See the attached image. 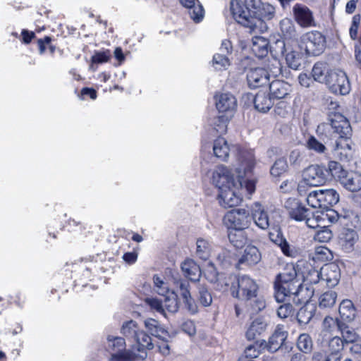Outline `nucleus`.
<instances>
[{
	"mask_svg": "<svg viewBox=\"0 0 361 361\" xmlns=\"http://www.w3.org/2000/svg\"><path fill=\"white\" fill-rule=\"evenodd\" d=\"M267 70L269 74V75L277 76L281 73V66L280 61L273 58L269 60L267 63Z\"/></svg>",
	"mask_w": 361,
	"mask_h": 361,
	"instance_id": "nucleus-55",
	"label": "nucleus"
},
{
	"mask_svg": "<svg viewBox=\"0 0 361 361\" xmlns=\"http://www.w3.org/2000/svg\"><path fill=\"white\" fill-rule=\"evenodd\" d=\"M106 348L114 353L123 352L126 350V341L120 336L109 335L106 338Z\"/></svg>",
	"mask_w": 361,
	"mask_h": 361,
	"instance_id": "nucleus-36",
	"label": "nucleus"
},
{
	"mask_svg": "<svg viewBox=\"0 0 361 361\" xmlns=\"http://www.w3.org/2000/svg\"><path fill=\"white\" fill-rule=\"evenodd\" d=\"M173 283L178 288L180 296L182 297L185 307L191 313L197 312V307L192 298L189 290V282L183 279H173Z\"/></svg>",
	"mask_w": 361,
	"mask_h": 361,
	"instance_id": "nucleus-15",
	"label": "nucleus"
},
{
	"mask_svg": "<svg viewBox=\"0 0 361 361\" xmlns=\"http://www.w3.org/2000/svg\"><path fill=\"white\" fill-rule=\"evenodd\" d=\"M339 314L343 320H353L355 317L356 311L352 301L343 300L339 307Z\"/></svg>",
	"mask_w": 361,
	"mask_h": 361,
	"instance_id": "nucleus-38",
	"label": "nucleus"
},
{
	"mask_svg": "<svg viewBox=\"0 0 361 361\" xmlns=\"http://www.w3.org/2000/svg\"><path fill=\"white\" fill-rule=\"evenodd\" d=\"M326 181L324 169L319 165H310L302 172V179L298 183L297 191L300 195L305 193L308 187L322 185Z\"/></svg>",
	"mask_w": 361,
	"mask_h": 361,
	"instance_id": "nucleus-7",
	"label": "nucleus"
},
{
	"mask_svg": "<svg viewBox=\"0 0 361 361\" xmlns=\"http://www.w3.org/2000/svg\"><path fill=\"white\" fill-rule=\"evenodd\" d=\"M298 183L293 178L284 180L280 188L284 192H292L298 188Z\"/></svg>",
	"mask_w": 361,
	"mask_h": 361,
	"instance_id": "nucleus-64",
	"label": "nucleus"
},
{
	"mask_svg": "<svg viewBox=\"0 0 361 361\" xmlns=\"http://www.w3.org/2000/svg\"><path fill=\"white\" fill-rule=\"evenodd\" d=\"M360 16L355 15L353 17L352 23L349 29V35L353 40H355L357 38L358 28L360 23Z\"/></svg>",
	"mask_w": 361,
	"mask_h": 361,
	"instance_id": "nucleus-58",
	"label": "nucleus"
},
{
	"mask_svg": "<svg viewBox=\"0 0 361 361\" xmlns=\"http://www.w3.org/2000/svg\"><path fill=\"white\" fill-rule=\"evenodd\" d=\"M257 283L246 275L239 276L231 288V295L241 300H252L257 296Z\"/></svg>",
	"mask_w": 361,
	"mask_h": 361,
	"instance_id": "nucleus-8",
	"label": "nucleus"
},
{
	"mask_svg": "<svg viewBox=\"0 0 361 361\" xmlns=\"http://www.w3.org/2000/svg\"><path fill=\"white\" fill-rule=\"evenodd\" d=\"M230 242L237 248L243 247L247 243V238L243 231H231L228 234Z\"/></svg>",
	"mask_w": 361,
	"mask_h": 361,
	"instance_id": "nucleus-44",
	"label": "nucleus"
},
{
	"mask_svg": "<svg viewBox=\"0 0 361 361\" xmlns=\"http://www.w3.org/2000/svg\"><path fill=\"white\" fill-rule=\"evenodd\" d=\"M326 143H323L314 136H310L306 139L305 147L310 151L316 154H324L327 151Z\"/></svg>",
	"mask_w": 361,
	"mask_h": 361,
	"instance_id": "nucleus-39",
	"label": "nucleus"
},
{
	"mask_svg": "<svg viewBox=\"0 0 361 361\" xmlns=\"http://www.w3.org/2000/svg\"><path fill=\"white\" fill-rule=\"evenodd\" d=\"M299 44L307 55L317 56L325 49L326 38L319 31L307 32L301 36Z\"/></svg>",
	"mask_w": 361,
	"mask_h": 361,
	"instance_id": "nucleus-10",
	"label": "nucleus"
},
{
	"mask_svg": "<svg viewBox=\"0 0 361 361\" xmlns=\"http://www.w3.org/2000/svg\"><path fill=\"white\" fill-rule=\"evenodd\" d=\"M199 301L204 307H208L212 302L211 294L204 287H200L199 290Z\"/></svg>",
	"mask_w": 361,
	"mask_h": 361,
	"instance_id": "nucleus-59",
	"label": "nucleus"
},
{
	"mask_svg": "<svg viewBox=\"0 0 361 361\" xmlns=\"http://www.w3.org/2000/svg\"><path fill=\"white\" fill-rule=\"evenodd\" d=\"M213 152L215 157L221 161H226L230 153V146L227 140L222 137H219L214 141Z\"/></svg>",
	"mask_w": 361,
	"mask_h": 361,
	"instance_id": "nucleus-27",
	"label": "nucleus"
},
{
	"mask_svg": "<svg viewBox=\"0 0 361 361\" xmlns=\"http://www.w3.org/2000/svg\"><path fill=\"white\" fill-rule=\"evenodd\" d=\"M271 48L276 53L285 55V59L288 66L293 70H298L303 61V49L299 43H287L283 40L278 39L272 45Z\"/></svg>",
	"mask_w": 361,
	"mask_h": 361,
	"instance_id": "nucleus-5",
	"label": "nucleus"
},
{
	"mask_svg": "<svg viewBox=\"0 0 361 361\" xmlns=\"http://www.w3.org/2000/svg\"><path fill=\"white\" fill-rule=\"evenodd\" d=\"M321 228L315 234L314 239L321 243L329 241L333 236L331 231L327 228V225H324V228Z\"/></svg>",
	"mask_w": 361,
	"mask_h": 361,
	"instance_id": "nucleus-56",
	"label": "nucleus"
},
{
	"mask_svg": "<svg viewBox=\"0 0 361 361\" xmlns=\"http://www.w3.org/2000/svg\"><path fill=\"white\" fill-rule=\"evenodd\" d=\"M250 214L251 220L252 219L255 225L262 230H267L269 228H276L281 220L279 210L267 211L258 202L251 206Z\"/></svg>",
	"mask_w": 361,
	"mask_h": 361,
	"instance_id": "nucleus-4",
	"label": "nucleus"
},
{
	"mask_svg": "<svg viewBox=\"0 0 361 361\" xmlns=\"http://www.w3.org/2000/svg\"><path fill=\"white\" fill-rule=\"evenodd\" d=\"M307 202L312 208L321 209H326L323 190H317L310 192L307 195Z\"/></svg>",
	"mask_w": 361,
	"mask_h": 361,
	"instance_id": "nucleus-34",
	"label": "nucleus"
},
{
	"mask_svg": "<svg viewBox=\"0 0 361 361\" xmlns=\"http://www.w3.org/2000/svg\"><path fill=\"white\" fill-rule=\"evenodd\" d=\"M329 90L336 94L345 95L350 91V84L346 73L340 69L331 70L326 84Z\"/></svg>",
	"mask_w": 361,
	"mask_h": 361,
	"instance_id": "nucleus-11",
	"label": "nucleus"
},
{
	"mask_svg": "<svg viewBox=\"0 0 361 361\" xmlns=\"http://www.w3.org/2000/svg\"><path fill=\"white\" fill-rule=\"evenodd\" d=\"M322 280L329 287L336 286L341 279L339 266L334 262L326 264L321 268Z\"/></svg>",
	"mask_w": 361,
	"mask_h": 361,
	"instance_id": "nucleus-14",
	"label": "nucleus"
},
{
	"mask_svg": "<svg viewBox=\"0 0 361 361\" xmlns=\"http://www.w3.org/2000/svg\"><path fill=\"white\" fill-rule=\"evenodd\" d=\"M182 5L189 9V15L196 23L201 21L204 17V9L198 0H180Z\"/></svg>",
	"mask_w": 361,
	"mask_h": 361,
	"instance_id": "nucleus-22",
	"label": "nucleus"
},
{
	"mask_svg": "<svg viewBox=\"0 0 361 361\" xmlns=\"http://www.w3.org/2000/svg\"><path fill=\"white\" fill-rule=\"evenodd\" d=\"M212 65L216 70H225L230 66V61L225 54H216L213 56Z\"/></svg>",
	"mask_w": 361,
	"mask_h": 361,
	"instance_id": "nucleus-49",
	"label": "nucleus"
},
{
	"mask_svg": "<svg viewBox=\"0 0 361 361\" xmlns=\"http://www.w3.org/2000/svg\"><path fill=\"white\" fill-rule=\"evenodd\" d=\"M164 296L165 299L163 304L164 311L167 310L169 312L171 313L177 312L179 306L176 294L173 291H171Z\"/></svg>",
	"mask_w": 361,
	"mask_h": 361,
	"instance_id": "nucleus-43",
	"label": "nucleus"
},
{
	"mask_svg": "<svg viewBox=\"0 0 361 361\" xmlns=\"http://www.w3.org/2000/svg\"><path fill=\"white\" fill-rule=\"evenodd\" d=\"M322 217H324V224L326 225V221L330 223L336 222L338 219V213L333 209H321Z\"/></svg>",
	"mask_w": 361,
	"mask_h": 361,
	"instance_id": "nucleus-60",
	"label": "nucleus"
},
{
	"mask_svg": "<svg viewBox=\"0 0 361 361\" xmlns=\"http://www.w3.org/2000/svg\"><path fill=\"white\" fill-rule=\"evenodd\" d=\"M216 106L220 113L233 116L237 106L235 97L228 92L221 93L216 96Z\"/></svg>",
	"mask_w": 361,
	"mask_h": 361,
	"instance_id": "nucleus-13",
	"label": "nucleus"
},
{
	"mask_svg": "<svg viewBox=\"0 0 361 361\" xmlns=\"http://www.w3.org/2000/svg\"><path fill=\"white\" fill-rule=\"evenodd\" d=\"M255 161L252 152H242L233 167L237 173L235 180L232 169L224 165L212 171V183L218 189L217 200L221 207L228 209L239 205L245 192L251 195L255 191V181L245 178L252 173Z\"/></svg>",
	"mask_w": 361,
	"mask_h": 361,
	"instance_id": "nucleus-1",
	"label": "nucleus"
},
{
	"mask_svg": "<svg viewBox=\"0 0 361 361\" xmlns=\"http://www.w3.org/2000/svg\"><path fill=\"white\" fill-rule=\"evenodd\" d=\"M144 324L152 336L164 341H167L168 332L161 326L158 321L152 318H147L144 321Z\"/></svg>",
	"mask_w": 361,
	"mask_h": 361,
	"instance_id": "nucleus-26",
	"label": "nucleus"
},
{
	"mask_svg": "<svg viewBox=\"0 0 361 361\" xmlns=\"http://www.w3.org/2000/svg\"><path fill=\"white\" fill-rule=\"evenodd\" d=\"M288 169V165L285 158H279L270 169L271 176L278 177L286 173Z\"/></svg>",
	"mask_w": 361,
	"mask_h": 361,
	"instance_id": "nucleus-45",
	"label": "nucleus"
},
{
	"mask_svg": "<svg viewBox=\"0 0 361 361\" xmlns=\"http://www.w3.org/2000/svg\"><path fill=\"white\" fill-rule=\"evenodd\" d=\"M250 300V306L251 308L252 313H258L266 307V302L263 297H254Z\"/></svg>",
	"mask_w": 361,
	"mask_h": 361,
	"instance_id": "nucleus-54",
	"label": "nucleus"
},
{
	"mask_svg": "<svg viewBox=\"0 0 361 361\" xmlns=\"http://www.w3.org/2000/svg\"><path fill=\"white\" fill-rule=\"evenodd\" d=\"M315 308L312 305H306L302 307L297 314V318L300 324H306L310 322L314 315Z\"/></svg>",
	"mask_w": 361,
	"mask_h": 361,
	"instance_id": "nucleus-42",
	"label": "nucleus"
},
{
	"mask_svg": "<svg viewBox=\"0 0 361 361\" xmlns=\"http://www.w3.org/2000/svg\"><path fill=\"white\" fill-rule=\"evenodd\" d=\"M109 361H138V357L130 350L123 352L112 353L109 359Z\"/></svg>",
	"mask_w": 361,
	"mask_h": 361,
	"instance_id": "nucleus-46",
	"label": "nucleus"
},
{
	"mask_svg": "<svg viewBox=\"0 0 361 361\" xmlns=\"http://www.w3.org/2000/svg\"><path fill=\"white\" fill-rule=\"evenodd\" d=\"M324 200L326 209L329 207L336 204L339 200V195L334 189L323 190Z\"/></svg>",
	"mask_w": 361,
	"mask_h": 361,
	"instance_id": "nucleus-53",
	"label": "nucleus"
},
{
	"mask_svg": "<svg viewBox=\"0 0 361 361\" xmlns=\"http://www.w3.org/2000/svg\"><path fill=\"white\" fill-rule=\"evenodd\" d=\"M343 326V324L338 319L326 317L323 321L322 334L324 337H328V336L341 331Z\"/></svg>",
	"mask_w": 361,
	"mask_h": 361,
	"instance_id": "nucleus-32",
	"label": "nucleus"
},
{
	"mask_svg": "<svg viewBox=\"0 0 361 361\" xmlns=\"http://www.w3.org/2000/svg\"><path fill=\"white\" fill-rule=\"evenodd\" d=\"M262 255L258 248L252 245H248L244 250L242 256L239 259L240 264L255 265L261 261Z\"/></svg>",
	"mask_w": 361,
	"mask_h": 361,
	"instance_id": "nucleus-20",
	"label": "nucleus"
},
{
	"mask_svg": "<svg viewBox=\"0 0 361 361\" xmlns=\"http://www.w3.org/2000/svg\"><path fill=\"white\" fill-rule=\"evenodd\" d=\"M269 42L267 38L261 36H255L252 39L251 49L253 54L262 58L268 53Z\"/></svg>",
	"mask_w": 361,
	"mask_h": 361,
	"instance_id": "nucleus-28",
	"label": "nucleus"
},
{
	"mask_svg": "<svg viewBox=\"0 0 361 361\" xmlns=\"http://www.w3.org/2000/svg\"><path fill=\"white\" fill-rule=\"evenodd\" d=\"M182 271L185 277L192 281H197L201 276L200 267L192 259L185 260L181 265Z\"/></svg>",
	"mask_w": 361,
	"mask_h": 361,
	"instance_id": "nucleus-25",
	"label": "nucleus"
},
{
	"mask_svg": "<svg viewBox=\"0 0 361 361\" xmlns=\"http://www.w3.org/2000/svg\"><path fill=\"white\" fill-rule=\"evenodd\" d=\"M328 170L329 173L336 179L341 182V179L345 175V171L342 166L336 161H331L328 164Z\"/></svg>",
	"mask_w": 361,
	"mask_h": 361,
	"instance_id": "nucleus-47",
	"label": "nucleus"
},
{
	"mask_svg": "<svg viewBox=\"0 0 361 361\" xmlns=\"http://www.w3.org/2000/svg\"><path fill=\"white\" fill-rule=\"evenodd\" d=\"M270 94L274 99H284L290 91V85L283 80H274L269 85Z\"/></svg>",
	"mask_w": 361,
	"mask_h": 361,
	"instance_id": "nucleus-24",
	"label": "nucleus"
},
{
	"mask_svg": "<svg viewBox=\"0 0 361 361\" xmlns=\"http://www.w3.org/2000/svg\"><path fill=\"white\" fill-rule=\"evenodd\" d=\"M344 347V341L338 336H334L326 341V358L324 361L341 360L340 353Z\"/></svg>",
	"mask_w": 361,
	"mask_h": 361,
	"instance_id": "nucleus-18",
	"label": "nucleus"
},
{
	"mask_svg": "<svg viewBox=\"0 0 361 361\" xmlns=\"http://www.w3.org/2000/svg\"><path fill=\"white\" fill-rule=\"evenodd\" d=\"M358 240V235L353 229H343L338 238L339 245L346 252H350L354 250V245Z\"/></svg>",
	"mask_w": 361,
	"mask_h": 361,
	"instance_id": "nucleus-19",
	"label": "nucleus"
},
{
	"mask_svg": "<svg viewBox=\"0 0 361 361\" xmlns=\"http://www.w3.org/2000/svg\"><path fill=\"white\" fill-rule=\"evenodd\" d=\"M145 302L154 310L164 314V308L162 302L157 298H147Z\"/></svg>",
	"mask_w": 361,
	"mask_h": 361,
	"instance_id": "nucleus-62",
	"label": "nucleus"
},
{
	"mask_svg": "<svg viewBox=\"0 0 361 361\" xmlns=\"http://www.w3.org/2000/svg\"><path fill=\"white\" fill-rule=\"evenodd\" d=\"M340 183L350 191H358L361 190V174L353 171L347 172Z\"/></svg>",
	"mask_w": 361,
	"mask_h": 361,
	"instance_id": "nucleus-23",
	"label": "nucleus"
},
{
	"mask_svg": "<svg viewBox=\"0 0 361 361\" xmlns=\"http://www.w3.org/2000/svg\"><path fill=\"white\" fill-rule=\"evenodd\" d=\"M331 127L341 137H346L350 132V126L348 120L341 114H335L331 118Z\"/></svg>",
	"mask_w": 361,
	"mask_h": 361,
	"instance_id": "nucleus-21",
	"label": "nucleus"
},
{
	"mask_svg": "<svg viewBox=\"0 0 361 361\" xmlns=\"http://www.w3.org/2000/svg\"><path fill=\"white\" fill-rule=\"evenodd\" d=\"M287 337L286 331L280 329L276 330L272 336L269 338L267 348L269 352L274 353L278 350L283 345Z\"/></svg>",
	"mask_w": 361,
	"mask_h": 361,
	"instance_id": "nucleus-31",
	"label": "nucleus"
},
{
	"mask_svg": "<svg viewBox=\"0 0 361 361\" xmlns=\"http://www.w3.org/2000/svg\"><path fill=\"white\" fill-rule=\"evenodd\" d=\"M121 332L127 338L133 339L137 350L152 349L154 347L152 338L140 329L135 321L129 320L123 322Z\"/></svg>",
	"mask_w": 361,
	"mask_h": 361,
	"instance_id": "nucleus-6",
	"label": "nucleus"
},
{
	"mask_svg": "<svg viewBox=\"0 0 361 361\" xmlns=\"http://www.w3.org/2000/svg\"><path fill=\"white\" fill-rule=\"evenodd\" d=\"M269 79L268 71L262 68H250L247 73V80L250 87L257 88L267 84Z\"/></svg>",
	"mask_w": 361,
	"mask_h": 361,
	"instance_id": "nucleus-16",
	"label": "nucleus"
},
{
	"mask_svg": "<svg viewBox=\"0 0 361 361\" xmlns=\"http://www.w3.org/2000/svg\"><path fill=\"white\" fill-rule=\"evenodd\" d=\"M196 245L197 256L204 260L209 259L212 252L211 243L206 239L199 238L197 240Z\"/></svg>",
	"mask_w": 361,
	"mask_h": 361,
	"instance_id": "nucleus-37",
	"label": "nucleus"
},
{
	"mask_svg": "<svg viewBox=\"0 0 361 361\" xmlns=\"http://www.w3.org/2000/svg\"><path fill=\"white\" fill-rule=\"evenodd\" d=\"M224 226L231 231H243L251 224L250 211L244 208L228 211L224 216Z\"/></svg>",
	"mask_w": 361,
	"mask_h": 361,
	"instance_id": "nucleus-9",
	"label": "nucleus"
},
{
	"mask_svg": "<svg viewBox=\"0 0 361 361\" xmlns=\"http://www.w3.org/2000/svg\"><path fill=\"white\" fill-rule=\"evenodd\" d=\"M285 207L288 210L290 217L298 221H304L305 217L310 215V210L306 209L296 199L287 200Z\"/></svg>",
	"mask_w": 361,
	"mask_h": 361,
	"instance_id": "nucleus-17",
	"label": "nucleus"
},
{
	"mask_svg": "<svg viewBox=\"0 0 361 361\" xmlns=\"http://www.w3.org/2000/svg\"><path fill=\"white\" fill-rule=\"evenodd\" d=\"M341 331L344 343H348L356 342L357 339V335L354 330L350 329L348 327H343V326Z\"/></svg>",
	"mask_w": 361,
	"mask_h": 361,
	"instance_id": "nucleus-57",
	"label": "nucleus"
},
{
	"mask_svg": "<svg viewBox=\"0 0 361 361\" xmlns=\"http://www.w3.org/2000/svg\"><path fill=\"white\" fill-rule=\"evenodd\" d=\"M279 247L282 252L287 257L295 258L300 254L299 248L294 245H290L286 240H282L279 244Z\"/></svg>",
	"mask_w": 361,
	"mask_h": 361,
	"instance_id": "nucleus-48",
	"label": "nucleus"
},
{
	"mask_svg": "<svg viewBox=\"0 0 361 361\" xmlns=\"http://www.w3.org/2000/svg\"><path fill=\"white\" fill-rule=\"evenodd\" d=\"M293 16L297 24L303 28L316 27L313 12L305 5L296 4L293 7Z\"/></svg>",
	"mask_w": 361,
	"mask_h": 361,
	"instance_id": "nucleus-12",
	"label": "nucleus"
},
{
	"mask_svg": "<svg viewBox=\"0 0 361 361\" xmlns=\"http://www.w3.org/2000/svg\"><path fill=\"white\" fill-rule=\"evenodd\" d=\"M256 11H252L254 18H259L264 23V20L272 19L275 14V8L268 4L262 3Z\"/></svg>",
	"mask_w": 361,
	"mask_h": 361,
	"instance_id": "nucleus-35",
	"label": "nucleus"
},
{
	"mask_svg": "<svg viewBox=\"0 0 361 361\" xmlns=\"http://www.w3.org/2000/svg\"><path fill=\"white\" fill-rule=\"evenodd\" d=\"M330 71L326 63L318 62L312 68V75L314 80L326 84Z\"/></svg>",
	"mask_w": 361,
	"mask_h": 361,
	"instance_id": "nucleus-33",
	"label": "nucleus"
},
{
	"mask_svg": "<svg viewBox=\"0 0 361 361\" xmlns=\"http://www.w3.org/2000/svg\"><path fill=\"white\" fill-rule=\"evenodd\" d=\"M296 276V271L292 265L287 267L283 273L278 275L274 284V296L278 302L289 301L292 295H300L304 291V287L300 284Z\"/></svg>",
	"mask_w": 361,
	"mask_h": 361,
	"instance_id": "nucleus-2",
	"label": "nucleus"
},
{
	"mask_svg": "<svg viewBox=\"0 0 361 361\" xmlns=\"http://www.w3.org/2000/svg\"><path fill=\"white\" fill-rule=\"evenodd\" d=\"M267 326V324L263 319H255L249 326L246 331V337L249 340L255 339L265 331Z\"/></svg>",
	"mask_w": 361,
	"mask_h": 361,
	"instance_id": "nucleus-29",
	"label": "nucleus"
},
{
	"mask_svg": "<svg viewBox=\"0 0 361 361\" xmlns=\"http://www.w3.org/2000/svg\"><path fill=\"white\" fill-rule=\"evenodd\" d=\"M298 347L300 350L307 353L312 348V341L308 334H302L298 339Z\"/></svg>",
	"mask_w": 361,
	"mask_h": 361,
	"instance_id": "nucleus-52",
	"label": "nucleus"
},
{
	"mask_svg": "<svg viewBox=\"0 0 361 361\" xmlns=\"http://www.w3.org/2000/svg\"><path fill=\"white\" fill-rule=\"evenodd\" d=\"M153 282L155 290L159 295H166L171 292L168 284L164 281V279L158 275L153 276Z\"/></svg>",
	"mask_w": 361,
	"mask_h": 361,
	"instance_id": "nucleus-50",
	"label": "nucleus"
},
{
	"mask_svg": "<svg viewBox=\"0 0 361 361\" xmlns=\"http://www.w3.org/2000/svg\"><path fill=\"white\" fill-rule=\"evenodd\" d=\"M307 226L312 228H324V217H322L321 209L311 212L310 215L305 217L304 220Z\"/></svg>",
	"mask_w": 361,
	"mask_h": 361,
	"instance_id": "nucleus-40",
	"label": "nucleus"
},
{
	"mask_svg": "<svg viewBox=\"0 0 361 361\" xmlns=\"http://www.w3.org/2000/svg\"><path fill=\"white\" fill-rule=\"evenodd\" d=\"M284 302L285 304L281 305L277 310V314L281 318H287L293 312V307L289 302Z\"/></svg>",
	"mask_w": 361,
	"mask_h": 361,
	"instance_id": "nucleus-63",
	"label": "nucleus"
},
{
	"mask_svg": "<svg viewBox=\"0 0 361 361\" xmlns=\"http://www.w3.org/2000/svg\"><path fill=\"white\" fill-rule=\"evenodd\" d=\"M231 11L234 19L244 27H248L251 33L263 32L267 26L259 18H254L251 11L240 0L231 1Z\"/></svg>",
	"mask_w": 361,
	"mask_h": 361,
	"instance_id": "nucleus-3",
	"label": "nucleus"
},
{
	"mask_svg": "<svg viewBox=\"0 0 361 361\" xmlns=\"http://www.w3.org/2000/svg\"><path fill=\"white\" fill-rule=\"evenodd\" d=\"M337 293L334 290H328L322 293L318 300V305L320 308H331L336 302Z\"/></svg>",
	"mask_w": 361,
	"mask_h": 361,
	"instance_id": "nucleus-41",
	"label": "nucleus"
},
{
	"mask_svg": "<svg viewBox=\"0 0 361 361\" xmlns=\"http://www.w3.org/2000/svg\"><path fill=\"white\" fill-rule=\"evenodd\" d=\"M111 57L109 51L103 52H96L91 58V62L93 63H104L108 62Z\"/></svg>",
	"mask_w": 361,
	"mask_h": 361,
	"instance_id": "nucleus-61",
	"label": "nucleus"
},
{
	"mask_svg": "<svg viewBox=\"0 0 361 361\" xmlns=\"http://www.w3.org/2000/svg\"><path fill=\"white\" fill-rule=\"evenodd\" d=\"M255 107L260 112L268 111L273 106L270 97L264 92H259L254 97Z\"/></svg>",
	"mask_w": 361,
	"mask_h": 361,
	"instance_id": "nucleus-30",
	"label": "nucleus"
},
{
	"mask_svg": "<svg viewBox=\"0 0 361 361\" xmlns=\"http://www.w3.org/2000/svg\"><path fill=\"white\" fill-rule=\"evenodd\" d=\"M231 118V115H221L216 118L214 123L216 131L220 134L225 133L227 130V125Z\"/></svg>",
	"mask_w": 361,
	"mask_h": 361,
	"instance_id": "nucleus-51",
	"label": "nucleus"
}]
</instances>
